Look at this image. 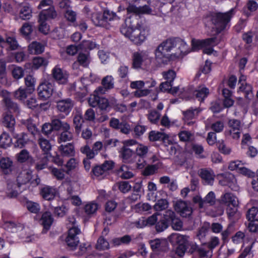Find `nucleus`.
<instances>
[{
	"label": "nucleus",
	"instance_id": "1",
	"mask_svg": "<svg viewBox=\"0 0 258 258\" xmlns=\"http://www.w3.org/2000/svg\"><path fill=\"white\" fill-rule=\"evenodd\" d=\"M128 14H132L128 17L127 21L131 23V27L127 26L126 24L121 26L120 31L122 34L128 38L132 42L136 44H140L146 39L148 34L147 27L142 24L137 23L136 26L131 21L132 18L139 17L140 14H152V10L148 5L136 7L130 5L126 9Z\"/></svg>",
	"mask_w": 258,
	"mask_h": 258
},
{
	"label": "nucleus",
	"instance_id": "2",
	"mask_svg": "<svg viewBox=\"0 0 258 258\" xmlns=\"http://www.w3.org/2000/svg\"><path fill=\"white\" fill-rule=\"evenodd\" d=\"M188 46L179 38H169L162 42L155 51V59L159 63L166 64L171 55L176 57L188 53Z\"/></svg>",
	"mask_w": 258,
	"mask_h": 258
},
{
	"label": "nucleus",
	"instance_id": "3",
	"mask_svg": "<svg viewBox=\"0 0 258 258\" xmlns=\"http://www.w3.org/2000/svg\"><path fill=\"white\" fill-rule=\"evenodd\" d=\"M234 14V10L232 9L226 13H211L208 18L215 26L217 32L219 33L226 29Z\"/></svg>",
	"mask_w": 258,
	"mask_h": 258
},
{
	"label": "nucleus",
	"instance_id": "4",
	"mask_svg": "<svg viewBox=\"0 0 258 258\" xmlns=\"http://www.w3.org/2000/svg\"><path fill=\"white\" fill-rule=\"evenodd\" d=\"M117 19L118 17L116 14L108 10H104L102 14L94 13L92 16V21L94 25L107 28L108 27L109 22Z\"/></svg>",
	"mask_w": 258,
	"mask_h": 258
},
{
	"label": "nucleus",
	"instance_id": "5",
	"mask_svg": "<svg viewBox=\"0 0 258 258\" xmlns=\"http://www.w3.org/2000/svg\"><path fill=\"white\" fill-rule=\"evenodd\" d=\"M56 16L57 13L53 8H51L49 11L45 10L43 12H41L39 15V30L44 34H47L49 30V26L46 21L54 19Z\"/></svg>",
	"mask_w": 258,
	"mask_h": 258
},
{
	"label": "nucleus",
	"instance_id": "6",
	"mask_svg": "<svg viewBox=\"0 0 258 258\" xmlns=\"http://www.w3.org/2000/svg\"><path fill=\"white\" fill-rule=\"evenodd\" d=\"M2 96L3 97V101L7 111L6 112H8L11 114H14L16 115H19L21 111L20 107L17 103L12 100L9 96V93L6 90H3Z\"/></svg>",
	"mask_w": 258,
	"mask_h": 258
},
{
	"label": "nucleus",
	"instance_id": "7",
	"mask_svg": "<svg viewBox=\"0 0 258 258\" xmlns=\"http://www.w3.org/2000/svg\"><path fill=\"white\" fill-rule=\"evenodd\" d=\"M228 125L229 129L225 132L226 135L230 136L233 139H238L242 130L240 121L236 119H230L228 122Z\"/></svg>",
	"mask_w": 258,
	"mask_h": 258
},
{
	"label": "nucleus",
	"instance_id": "8",
	"mask_svg": "<svg viewBox=\"0 0 258 258\" xmlns=\"http://www.w3.org/2000/svg\"><path fill=\"white\" fill-rule=\"evenodd\" d=\"M53 89V83L44 81L41 83L37 88L38 96L41 99L46 100L52 95Z\"/></svg>",
	"mask_w": 258,
	"mask_h": 258
},
{
	"label": "nucleus",
	"instance_id": "9",
	"mask_svg": "<svg viewBox=\"0 0 258 258\" xmlns=\"http://www.w3.org/2000/svg\"><path fill=\"white\" fill-rule=\"evenodd\" d=\"M80 233L81 231L77 227H73L69 230L66 242L71 249H74L78 245L79 242V238L78 235Z\"/></svg>",
	"mask_w": 258,
	"mask_h": 258
},
{
	"label": "nucleus",
	"instance_id": "10",
	"mask_svg": "<svg viewBox=\"0 0 258 258\" xmlns=\"http://www.w3.org/2000/svg\"><path fill=\"white\" fill-rule=\"evenodd\" d=\"M54 80L59 84H66L68 81L69 74L59 66H55L51 71Z\"/></svg>",
	"mask_w": 258,
	"mask_h": 258
},
{
	"label": "nucleus",
	"instance_id": "11",
	"mask_svg": "<svg viewBox=\"0 0 258 258\" xmlns=\"http://www.w3.org/2000/svg\"><path fill=\"white\" fill-rule=\"evenodd\" d=\"M165 216L167 219H168V222L170 223L173 229L179 231L182 229L183 226L182 222L176 215L174 212L168 210L165 212Z\"/></svg>",
	"mask_w": 258,
	"mask_h": 258
},
{
	"label": "nucleus",
	"instance_id": "12",
	"mask_svg": "<svg viewBox=\"0 0 258 258\" xmlns=\"http://www.w3.org/2000/svg\"><path fill=\"white\" fill-rule=\"evenodd\" d=\"M175 210L183 217H187L192 213L190 203L183 201H178L174 205Z\"/></svg>",
	"mask_w": 258,
	"mask_h": 258
},
{
	"label": "nucleus",
	"instance_id": "13",
	"mask_svg": "<svg viewBox=\"0 0 258 258\" xmlns=\"http://www.w3.org/2000/svg\"><path fill=\"white\" fill-rule=\"evenodd\" d=\"M199 174L205 185H212L215 180V174L212 169L203 168L199 171Z\"/></svg>",
	"mask_w": 258,
	"mask_h": 258
},
{
	"label": "nucleus",
	"instance_id": "14",
	"mask_svg": "<svg viewBox=\"0 0 258 258\" xmlns=\"http://www.w3.org/2000/svg\"><path fill=\"white\" fill-rule=\"evenodd\" d=\"M74 106V101L70 98H66L57 102V108L61 112L68 115Z\"/></svg>",
	"mask_w": 258,
	"mask_h": 258
},
{
	"label": "nucleus",
	"instance_id": "15",
	"mask_svg": "<svg viewBox=\"0 0 258 258\" xmlns=\"http://www.w3.org/2000/svg\"><path fill=\"white\" fill-rule=\"evenodd\" d=\"M114 163L111 161H105L101 165H96L92 169L93 174L97 177L104 174L106 171L113 168Z\"/></svg>",
	"mask_w": 258,
	"mask_h": 258
},
{
	"label": "nucleus",
	"instance_id": "16",
	"mask_svg": "<svg viewBox=\"0 0 258 258\" xmlns=\"http://www.w3.org/2000/svg\"><path fill=\"white\" fill-rule=\"evenodd\" d=\"M220 202L227 207L238 206V205L237 197L231 192H226L222 195L220 198Z\"/></svg>",
	"mask_w": 258,
	"mask_h": 258
},
{
	"label": "nucleus",
	"instance_id": "17",
	"mask_svg": "<svg viewBox=\"0 0 258 258\" xmlns=\"http://www.w3.org/2000/svg\"><path fill=\"white\" fill-rule=\"evenodd\" d=\"M102 86L98 87L96 90V93L105 94L107 90L114 87V79L111 76H107L102 80Z\"/></svg>",
	"mask_w": 258,
	"mask_h": 258
},
{
	"label": "nucleus",
	"instance_id": "18",
	"mask_svg": "<svg viewBox=\"0 0 258 258\" xmlns=\"http://www.w3.org/2000/svg\"><path fill=\"white\" fill-rule=\"evenodd\" d=\"M13 138L16 139L14 143V147L20 149L23 148L28 143L29 138L27 134L23 132L17 134L15 132L12 133Z\"/></svg>",
	"mask_w": 258,
	"mask_h": 258
},
{
	"label": "nucleus",
	"instance_id": "19",
	"mask_svg": "<svg viewBox=\"0 0 258 258\" xmlns=\"http://www.w3.org/2000/svg\"><path fill=\"white\" fill-rule=\"evenodd\" d=\"M236 178L233 174L226 173L223 174V178L219 181V183L223 186H228L232 190H236Z\"/></svg>",
	"mask_w": 258,
	"mask_h": 258
},
{
	"label": "nucleus",
	"instance_id": "20",
	"mask_svg": "<svg viewBox=\"0 0 258 258\" xmlns=\"http://www.w3.org/2000/svg\"><path fill=\"white\" fill-rule=\"evenodd\" d=\"M189 237L187 235H181L178 233H173L170 235L168 239L170 243L173 244L187 246L188 244Z\"/></svg>",
	"mask_w": 258,
	"mask_h": 258
},
{
	"label": "nucleus",
	"instance_id": "21",
	"mask_svg": "<svg viewBox=\"0 0 258 258\" xmlns=\"http://www.w3.org/2000/svg\"><path fill=\"white\" fill-rule=\"evenodd\" d=\"M57 193V189L52 186L45 185L40 189V195L45 200H53Z\"/></svg>",
	"mask_w": 258,
	"mask_h": 258
},
{
	"label": "nucleus",
	"instance_id": "22",
	"mask_svg": "<svg viewBox=\"0 0 258 258\" xmlns=\"http://www.w3.org/2000/svg\"><path fill=\"white\" fill-rule=\"evenodd\" d=\"M74 135L73 130L70 124L67 125L62 130L59 135L57 142L58 143L70 141L73 139Z\"/></svg>",
	"mask_w": 258,
	"mask_h": 258
},
{
	"label": "nucleus",
	"instance_id": "23",
	"mask_svg": "<svg viewBox=\"0 0 258 258\" xmlns=\"http://www.w3.org/2000/svg\"><path fill=\"white\" fill-rule=\"evenodd\" d=\"M2 123L11 133L15 131L14 126L16 121L13 115L8 112L4 113Z\"/></svg>",
	"mask_w": 258,
	"mask_h": 258
},
{
	"label": "nucleus",
	"instance_id": "24",
	"mask_svg": "<svg viewBox=\"0 0 258 258\" xmlns=\"http://www.w3.org/2000/svg\"><path fill=\"white\" fill-rule=\"evenodd\" d=\"M32 178L31 173L27 170H23L19 173L17 178L18 186L21 187L28 183Z\"/></svg>",
	"mask_w": 258,
	"mask_h": 258
},
{
	"label": "nucleus",
	"instance_id": "25",
	"mask_svg": "<svg viewBox=\"0 0 258 258\" xmlns=\"http://www.w3.org/2000/svg\"><path fill=\"white\" fill-rule=\"evenodd\" d=\"M13 163L10 158L3 157L0 160V168L5 174H9L12 171Z\"/></svg>",
	"mask_w": 258,
	"mask_h": 258
},
{
	"label": "nucleus",
	"instance_id": "26",
	"mask_svg": "<svg viewBox=\"0 0 258 258\" xmlns=\"http://www.w3.org/2000/svg\"><path fill=\"white\" fill-rule=\"evenodd\" d=\"M145 55L142 52H135L132 55V67L135 69L141 68Z\"/></svg>",
	"mask_w": 258,
	"mask_h": 258
},
{
	"label": "nucleus",
	"instance_id": "27",
	"mask_svg": "<svg viewBox=\"0 0 258 258\" xmlns=\"http://www.w3.org/2000/svg\"><path fill=\"white\" fill-rule=\"evenodd\" d=\"M61 155L63 157H71L75 155V149L74 146L71 143H68L65 145H61L58 147Z\"/></svg>",
	"mask_w": 258,
	"mask_h": 258
},
{
	"label": "nucleus",
	"instance_id": "28",
	"mask_svg": "<svg viewBox=\"0 0 258 258\" xmlns=\"http://www.w3.org/2000/svg\"><path fill=\"white\" fill-rule=\"evenodd\" d=\"M53 222V218L50 212H45L42 215L40 219L41 224L43 225L44 229L48 230Z\"/></svg>",
	"mask_w": 258,
	"mask_h": 258
},
{
	"label": "nucleus",
	"instance_id": "29",
	"mask_svg": "<svg viewBox=\"0 0 258 258\" xmlns=\"http://www.w3.org/2000/svg\"><path fill=\"white\" fill-rule=\"evenodd\" d=\"M162 166V162H158L155 164H149L145 167L142 172L144 176H150L157 173L158 169Z\"/></svg>",
	"mask_w": 258,
	"mask_h": 258
},
{
	"label": "nucleus",
	"instance_id": "30",
	"mask_svg": "<svg viewBox=\"0 0 258 258\" xmlns=\"http://www.w3.org/2000/svg\"><path fill=\"white\" fill-rule=\"evenodd\" d=\"M169 138V135L158 131H152L150 132L149 139L150 141H162L165 142Z\"/></svg>",
	"mask_w": 258,
	"mask_h": 258
},
{
	"label": "nucleus",
	"instance_id": "31",
	"mask_svg": "<svg viewBox=\"0 0 258 258\" xmlns=\"http://www.w3.org/2000/svg\"><path fill=\"white\" fill-rule=\"evenodd\" d=\"M209 224H204V225L198 230L196 237L202 242L206 243V236L209 231Z\"/></svg>",
	"mask_w": 258,
	"mask_h": 258
},
{
	"label": "nucleus",
	"instance_id": "32",
	"mask_svg": "<svg viewBox=\"0 0 258 258\" xmlns=\"http://www.w3.org/2000/svg\"><path fill=\"white\" fill-rule=\"evenodd\" d=\"M44 50V45L36 41L32 42L28 46V50L31 54H40L43 52Z\"/></svg>",
	"mask_w": 258,
	"mask_h": 258
},
{
	"label": "nucleus",
	"instance_id": "33",
	"mask_svg": "<svg viewBox=\"0 0 258 258\" xmlns=\"http://www.w3.org/2000/svg\"><path fill=\"white\" fill-rule=\"evenodd\" d=\"M48 63V60L44 57L38 56L33 58L32 61V69L33 70H37L41 67L47 66Z\"/></svg>",
	"mask_w": 258,
	"mask_h": 258
},
{
	"label": "nucleus",
	"instance_id": "34",
	"mask_svg": "<svg viewBox=\"0 0 258 258\" xmlns=\"http://www.w3.org/2000/svg\"><path fill=\"white\" fill-rule=\"evenodd\" d=\"M209 89L204 86H200L194 93L199 101H203L209 94Z\"/></svg>",
	"mask_w": 258,
	"mask_h": 258
},
{
	"label": "nucleus",
	"instance_id": "35",
	"mask_svg": "<svg viewBox=\"0 0 258 258\" xmlns=\"http://www.w3.org/2000/svg\"><path fill=\"white\" fill-rule=\"evenodd\" d=\"M198 253L201 258H211L212 255V250L209 249L206 243H204L198 248Z\"/></svg>",
	"mask_w": 258,
	"mask_h": 258
},
{
	"label": "nucleus",
	"instance_id": "36",
	"mask_svg": "<svg viewBox=\"0 0 258 258\" xmlns=\"http://www.w3.org/2000/svg\"><path fill=\"white\" fill-rule=\"evenodd\" d=\"M168 219H167L165 216V213L163 217L161 218L159 221H157L155 229L157 232H161L166 229L168 227Z\"/></svg>",
	"mask_w": 258,
	"mask_h": 258
},
{
	"label": "nucleus",
	"instance_id": "37",
	"mask_svg": "<svg viewBox=\"0 0 258 258\" xmlns=\"http://www.w3.org/2000/svg\"><path fill=\"white\" fill-rule=\"evenodd\" d=\"M48 155H42L38 158L35 164V168L39 171L46 168L48 163Z\"/></svg>",
	"mask_w": 258,
	"mask_h": 258
},
{
	"label": "nucleus",
	"instance_id": "38",
	"mask_svg": "<svg viewBox=\"0 0 258 258\" xmlns=\"http://www.w3.org/2000/svg\"><path fill=\"white\" fill-rule=\"evenodd\" d=\"M239 90L245 93V97L248 99H251L253 94L252 93V88L250 85L247 83H241V86L239 87Z\"/></svg>",
	"mask_w": 258,
	"mask_h": 258
},
{
	"label": "nucleus",
	"instance_id": "39",
	"mask_svg": "<svg viewBox=\"0 0 258 258\" xmlns=\"http://www.w3.org/2000/svg\"><path fill=\"white\" fill-rule=\"evenodd\" d=\"M12 142V138L6 132L0 136V147L3 148H7L10 147Z\"/></svg>",
	"mask_w": 258,
	"mask_h": 258
},
{
	"label": "nucleus",
	"instance_id": "40",
	"mask_svg": "<svg viewBox=\"0 0 258 258\" xmlns=\"http://www.w3.org/2000/svg\"><path fill=\"white\" fill-rule=\"evenodd\" d=\"M118 174L122 179H129L133 177L134 174L126 165L121 166L118 170Z\"/></svg>",
	"mask_w": 258,
	"mask_h": 258
},
{
	"label": "nucleus",
	"instance_id": "41",
	"mask_svg": "<svg viewBox=\"0 0 258 258\" xmlns=\"http://www.w3.org/2000/svg\"><path fill=\"white\" fill-rule=\"evenodd\" d=\"M25 207L30 212L34 214H38L41 210L39 204L31 201H28L26 202Z\"/></svg>",
	"mask_w": 258,
	"mask_h": 258
},
{
	"label": "nucleus",
	"instance_id": "42",
	"mask_svg": "<svg viewBox=\"0 0 258 258\" xmlns=\"http://www.w3.org/2000/svg\"><path fill=\"white\" fill-rule=\"evenodd\" d=\"M17 160L20 163H24L28 160H33L32 157L30 155L29 152L26 149H23L17 154Z\"/></svg>",
	"mask_w": 258,
	"mask_h": 258
},
{
	"label": "nucleus",
	"instance_id": "43",
	"mask_svg": "<svg viewBox=\"0 0 258 258\" xmlns=\"http://www.w3.org/2000/svg\"><path fill=\"white\" fill-rule=\"evenodd\" d=\"M201 110L199 108H190L185 111H183V114L185 118L187 120L192 119L198 115Z\"/></svg>",
	"mask_w": 258,
	"mask_h": 258
},
{
	"label": "nucleus",
	"instance_id": "44",
	"mask_svg": "<svg viewBox=\"0 0 258 258\" xmlns=\"http://www.w3.org/2000/svg\"><path fill=\"white\" fill-rule=\"evenodd\" d=\"M38 144L41 149L44 152L43 155H47L51 148L49 141L43 138H40L38 140Z\"/></svg>",
	"mask_w": 258,
	"mask_h": 258
},
{
	"label": "nucleus",
	"instance_id": "45",
	"mask_svg": "<svg viewBox=\"0 0 258 258\" xmlns=\"http://www.w3.org/2000/svg\"><path fill=\"white\" fill-rule=\"evenodd\" d=\"M120 152V156L124 162H128L133 154V151L125 145L122 147Z\"/></svg>",
	"mask_w": 258,
	"mask_h": 258
},
{
	"label": "nucleus",
	"instance_id": "46",
	"mask_svg": "<svg viewBox=\"0 0 258 258\" xmlns=\"http://www.w3.org/2000/svg\"><path fill=\"white\" fill-rule=\"evenodd\" d=\"M83 122L84 119L81 114L78 113L75 115L73 119V123L77 134L80 133Z\"/></svg>",
	"mask_w": 258,
	"mask_h": 258
},
{
	"label": "nucleus",
	"instance_id": "47",
	"mask_svg": "<svg viewBox=\"0 0 258 258\" xmlns=\"http://www.w3.org/2000/svg\"><path fill=\"white\" fill-rule=\"evenodd\" d=\"M51 123L53 127V130L56 131L62 130L64 127L69 124L67 122L62 121L57 118L52 119Z\"/></svg>",
	"mask_w": 258,
	"mask_h": 258
},
{
	"label": "nucleus",
	"instance_id": "48",
	"mask_svg": "<svg viewBox=\"0 0 258 258\" xmlns=\"http://www.w3.org/2000/svg\"><path fill=\"white\" fill-rule=\"evenodd\" d=\"M161 114L159 111L156 110H152L148 114V120L153 124H157L160 120Z\"/></svg>",
	"mask_w": 258,
	"mask_h": 258
},
{
	"label": "nucleus",
	"instance_id": "49",
	"mask_svg": "<svg viewBox=\"0 0 258 258\" xmlns=\"http://www.w3.org/2000/svg\"><path fill=\"white\" fill-rule=\"evenodd\" d=\"M14 98L20 101H24L27 97L26 89L20 87L13 93Z\"/></svg>",
	"mask_w": 258,
	"mask_h": 258
},
{
	"label": "nucleus",
	"instance_id": "50",
	"mask_svg": "<svg viewBox=\"0 0 258 258\" xmlns=\"http://www.w3.org/2000/svg\"><path fill=\"white\" fill-rule=\"evenodd\" d=\"M95 247L98 250H104L109 249V244L103 236H100L97 240Z\"/></svg>",
	"mask_w": 258,
	"mask_h": 258
},
{
	"label": "nucleus",
	"instance_id": "51",
	"mask_svg": "<svg viewBox=\"0 0 258 258\" xmlns=\"http://www.w3.org/2000/svg\"><path fill=\"white\" fill-rule=\"evenodd\" d=\"M32 10L28 6L22 7L20 11L19 16L22 20L29 19L32 17Z\"/></svg>",
	"mask_w": 258,
	"mask_h": 258
},
{
	"label": "nucleus",
	"instance_id": "52",
	"mask_svg": "<svg viewBox=\"0 0 258 258\" xmlns=\"http://www.w3.org/2000/svg\"><path fill=\"white\" fill-rule=\"evenodd\" d=\"M80 151L82 154L86 156V158H88V159H92L95 157L92 148L91 149L88 144L82 146L80 149Z\"/></svg>",
	"mask_w": 258,
	"mask_h": 258
},
{
	"label": "nucleus",
	"instance_id": "53",
	"mask_svg": "<svg viewBox=\"0 0 258 258\" xmlns=\"http://www.w3.org/2000/svg\"><path fill=\"white\" fill-rule=\"evenodd\" d=\"M98 208L97 204L90 202L87 204L84 207V211L86 214L91 215L95 213Z\"/></svg>",
	"mask_w": 258,
	"mask_h": 258
},
{
	"label": "nucleus",
	"instance_id": "54",
	"mask_svg": "<svg viewBox=\"0 0 258 258\" xmlns=\"http://www.w3.org/2000/svg\"><path fill=\"white\" fill-rule=\"evenodd\" d=\"M38 8L42 10L41 12H43L45 10L47 11H49L51 8L55 10L54 7H53L52 0H42L38 6Z\"/></svg>",
	"mask_w": 258,
	"mask_h": 258
},
{
	"label": "nucleus",
	"instance_id": "55",
	"mask_svg": "<svg viewBox=\"0 0 258 258\" xmlns=\"http://www.w3.org/2000/svg\"><path fill=\"white\" fill-rule=\"evenodd\" d=\"M25 85L30 91L35 90L36 79L31 75H27L24 78Z\"/></svg>",
	"mask_w": 258,
	"mask_h": 258
},
{
	"label": "nucleus",
	"instance_id": "56",
	"mask_svg": "<svg viewBox=\"0 0 258 258\" xmlns=\"http://www.w3.org/2000/svg\"><path fill=\"white\" fill-rule=\"evenodd\" d=\"M0 82L2 84L7 83L6 62L4 60H0Z\"/></svg>",
	"mask_w": 258,
	"mask_h": 258
},
{
	"label": "nucleus",
	"instance_id": "57",
	"mask_svg": "<svg viewBox=\"0 0 258 258\" xmlns=\"http://www.w3.org/2000/svg\"><path fill=\"white\" fill-rule=\"evenodd\" d=\"M226 213L231 219L235 220L239 216V213L237 211V206L227 207Z\"/></svg>",
	"mask_w": 258,
	"mask_h": 258
},
{
	"label": "nucleus",
	"instance_id": "58",
	"mask_svg": "<svg viewBox=\"0 0 258 258\" xmlns=\"http://www.w3.org/2000/svg\"><path fill=\"white\" fill-rule=\"evenodd\" d=\"M77 60L78 62L84 67H88L90 61L89 55L83 53H79Z\"/></svg>",
	"mask_w": 258,
	"mask_h": 258
},
{
	"label": "nucleus",
	"instance_id": "59",
	"mask_svg": "<svg viewBox=\"0 0 258 258\" xmlns=\"http://www.w3.org/2000/svg\"><path fill=\"white\" fill-rule=\"evenodd\" d=\"M217 146L221 153L229 155L231 153V148L225 144L223 140L218 141L217 142Z\"/></svg>",
	"mask_w": 258,
	"mask_h": 258
},
{
	"label": "nucleus",
	"instance_id": "60",
	"mask_svg": "<svg viewBox=\"0 0 258 258\" xmlns=\"http://www.w3.org/2000/svg\"><path fill=\"white\" fill-rule=\"evenodd\" d=\"M168 202L165 199L159 200L154 206V209L156 211H161L167 208Z\"/></svg>",
	"mask_w": 258,
	"mask_h": 258
},
{
	"label": "nucleus",
	"instance_id": "61",
	"mask_svg": "<svg viewBox=\"0 0 258 258\" xmlns=\"http://www.w3.org/2000/svg\"><path fill=\"white\" fill-rule=\"evenodd\" d=\"M13 77L17 80L22 78L24 75V69L18 66H15L12 71Z\"/></svg>",
	"mask_w": 258,
	"mask_h": 258
},
{
	"label": "nucleus",
	"instance_id": "62",
	"mask_svg": "<svg viewBox=\"0 0 258 258\" xmlns=\"http://www.w3.org/2000/svg\"><path fill=\"white\" fill-rule=\"evenodd\" d=\"M100 94H101L100 93H96L95 90L94 94L90 96L88 100V102L90 106L93 107H95L98 105L99 100L100 98L99 96Z\"/></svg>",
	"mask_w": 258,
	"mask_h": 258
},
{
	"label": "nucleus",
	"instance_id": "63",
	"mask_svg": "<svg viewBox=\"0 0 258 258\" xmlns=\"http://www.w3.org/2000/svg\"><path fill=\"white\" fill-rule=\"evenodd\" d=\"M178 137L181 141L188 142L192 139L194 135L190 132L183 131L179 133Z\"/></svg>",
	"mask_w": 258,
	"mask_h": 258
},
{
	"label": "nucleus",
	"instance_id": "64",
	"mask_svg": "<svg viewBox=\"0 0 258 258\" xmlns=\"http://www.w3.org/2000/svg\"><path fill=\"white\" fill-rule=\"evenodd\" d=\"M21 33L25 37L28 36L33 31V26L29 23H24L20 29Z\"/></svg>",
	"mask_w": 258,
	"mask_h": 258
}]
</instances>
